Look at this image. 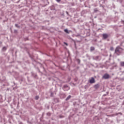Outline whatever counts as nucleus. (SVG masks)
Masks as SVG:
<instances>
[{
	"instance_id": "f257e3e1",
	"label": "nucleus",
	"mask_w": 124,
	"mask_h": 124,
	"mask_svg": "<svg viewBox=\"0 0 124 124\" xmlns=\"http://www.w3.org/2000/svg\"><path fill=\"white\" fill-rule=\"evenodd\" d=\"M122 51H123V48L118 46L116 48L115 53L117 54V55H120L121 53H122Z\"/></svg>"
},
{
	"instance_id": "f03ea898",
	"label": "nucleus",
	"mask_w": 124,
	"mask_h": 124,
	"mask_svg": "<svg viewBox=\"0 0 124 124\" xmlns=\"http://www.w3.org/2000/svg\"><path fill=\"white\" fill-rule=\"evenodd\" d=\"M89 82L90 84H93V83L95 82V80H94V78H92L89 80Z\"/></svg>"
},
{
	"instance_id": "7ed1b4c3",
	"label": "nucleus",
	"mask_w": 124,
	"mask_h": 124,
	"mask_svg": "<svg viewBox=\"0 0 124 124\" xmlns=\"http://www.w3.org/2000/svg\"><path fill=\"white\" fill-rule=\"evenodd\" d=\"M104 39H106V38H108V36H109L107 34L104 33L102 35Z\"/></svg>"
},
{
	"instance_id": "20e7f679",
	"label": "nucleus",
	"mask_w": 124,
	"mask_h": 124,
	"mask_svg": "<svg viewBox=\"0 0 124 124\" xmlns=\"http://www.w3.org/2000/svg\"><path fill=\"white\" fill-rule=\"evenodd\" d=\"M110 77V75L108 74H105L103 77V78H109Z\"/></svg>"
},
{
	"instance_id": "39448f33",
	"label": "nucleus",
	"mask_w": 124,
	"mask_h": 124,
	"mask_svg": "<svg viewBox=\"0 0 124 124\" xmlns=\"http://www.w3.org/2000/svg\"><path fill=\"white\" fill-rule=\"evenodd\" d=\"M94 87L95 89H98L99 88V85H98V84L95 85Z\"/></svg>"
},
{
	"instance_id": "423d86ee",
	"label": "nucleus",
	"mask_w": 124,
	"mask_h": 124,
	"mask_svg": "<svg viewBox=\"0 0 124 124\" xmlns=\"http://www.w3.org/2000/svg\"><path fill=\"white\" fill-rule=\"evenodd\" d=\"M65 32H66V33H69V32L68 31V30L67 29L64 30Z\"/></svg>"
},
{
	"instance_id": "0eeeda50",
	"label": "nucleus",
	"mask_w": 124,
	"mask_h": 124,
	"mask_svg": "<svg viewBox=\"0 0 124 124\" xmlns=\"http://www.w3.org/2000/svg\"><path fill=\"white\" fill-rule=\"evenodd\" d=\"M70 97H71V96L70 95L68 96V97L66 99V100H68V99H69Z\"/></svg>"
},
{
	"instance_id": "6e6552de",
	"label": "nucleus",
	"mask_w": 124,
	"mask_h": 124,
	"mask_svg": "<svg viewBox=\"0 0 124 124\" xmlns=\"http://www.w3.org/2000/svg\"><path fill=\"white\" fill-rule=\"evenodd\" d=\"M2 49H3V51H5V50H6V47L4 46V47H3V48H2Z\"/></svg>"
},
{
	"instance_id": "1a4fd4ad",
	"label": "nucleus",
	"mask_w": 124,
	"mask_h": 124,
	"mask_svg": "<svg viewBox=\"0 0 124 124\" xmlns=\"http://www.w3.org/2000/svg\"><path fill=\"white\" fill-rule=\"evenodd\" d=\"M91 51H93V50H94V47H91Z\"/></svg>"
},
{
	"instance_id": "9d476101",
	"label": "nucleus",
	"mask_w": 124,
	"mask_h": 124,
	"mask_svg": "<svg viewBox=\"0 0 124 124\" xmlns=\"http://www.w3.org/2000/svg\"><path fill=\"white\" fill-rule=\"evenodd\" d=\"M110 50H111V51H113V50H114V48L113 47H111Z\"/></svg>"
},
{
	"instance_id": "9b49d317",
	"label": "nucleus",
	"mask_w": 124,
	"mask_h": 124,
	"mask_svg": "<svg viewBox=\"0 0 124 124\" xmlns=\"http://www.w3.org/2000/svg\"><path fill=\"white\" fill-rule=\"evenodd\" d=\"M39 98V97L38 96H36V97H35L36 100L38 99Z\"/></svg>"
},
{
	"instance_id": "f8f14e48",
	"label": "nucleus",
	"mask_w": 124,
	"mask_h": 124,
	"mask_svg": "<svg viewBox=\"0 0 124 124\" xmlns=\"http://www.w3.org/2000/svg\"><path fill=\"white\" fill-rule=\"evenodd\" d=\"M61 0H56V1H57V2H60L61 1Z\"/></svg>"
},
{
	"instance_id": "ddd939ff",
	"label": "nucleus",
	"mask_w": 124,
	"mask_h": 124,
	"mask_svg": "<svg viewBox=\"0 0 124 124\" xmlns=\"http://www.w3.org/2000/svg\"><path fill=\"white\" fill-rule=\"evenodd\" d=\"M16 27V28H18L19 27L18 26V25L17 24H16L15 25Z\"/></svg>"
},
{
	"instance_id": "4468645a",
	"label": "nucleus",
	"mask_w": 124,
	"mask_h": 124,
	"mask_svg": "<svg viewBox=\"0 0 124 124\" xmlns=\"http://www.w3.org/2000/svg\"><path fill=\"white\" fill-rule=\"evenodd\" d=\"M64 44H65V45H66V46H67V45H67V43L64 42Z\"/></svg>"
}]
</instances>
